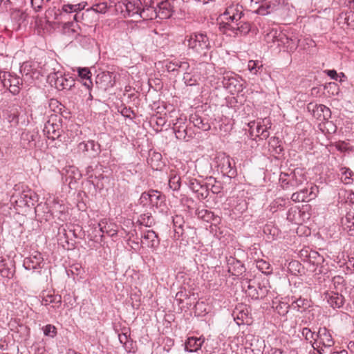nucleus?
Listing matches in <instances>:
<instances>
[{
  "instance_id": "09e8293b",
  "label": "nucleus",
  "mask_w": 354,
  "mask_h": 354,
  "mask_svg": "<svg viewBox=\"0 0 354 354\" xmlns=\"http://www.w3.org/2000/svg\"><path fill=\"white\" fill-rule=\"evenodd\" d=\"M181 178L180 176L174 175L171 176L169 180V187L174 191L179 190L180 187Z\"/></svg>"
},
{
  "instance_id": "e433bc0d",
  "label": "nucleus",
  "mask_w": 354,
  "mask_h": 354,
  "mask_svg": "<svg viewBox=\"0 0 354 354\" xmlns=\"http://www.w3.org/2000/svg\"><path fill=\"white\" fill-rule=\"evenodd\" d=\"M207 185H209V192L214 194H218L221 192L223 189V185L220 181H217L214 178L210 176L207 178Z\"/></svg>"
},
{
  "instance_id": "f257e3e1",
  "label": "nucleus",
  "mask_w": 354,
  "mask_h": 354,
  "mask_svg": "<svg viewBox=\"0 0 354 354\" xmlns=\"http://www.w3.org/2000/svg\"><path fill=\"white\" fill-rule=\"evenodd\" d=\"M185 42L189 50L203 56H205L211 48L209 39L207 35L203 33H192L186 38Z\"/></svg>"
},
{
  "instance_id": "a19ab883",
  "label": "nucleus",
  "mask_w": 354,
  "mask_h": 354,
  "mask_svg": "<svg viewBox=\"0 0 354 354\" xmlns=\"http://www.w3.org/2000/svg\"><path fill=\"white\" fill-rule=\"evenodd\" d=\"M78 26L72 21H63V32L67 35H73L77 33Z\"/></svg>"
},
{
  "instance_id": "13d9d810",
  "label": "nucleus",
  "mask_w": 354,
  "mask_h": 354,
  "mask_svg": "<svg viewBox=\"0 0 354 354\" xmlns=\"http://www.w3.org/2000/svg\"><path fill=\"white\" fill-rule=\"evenodd\" d=\"M280 140L277 137L271 138L270 145L272 147L274 148L275 152L278 154L281 153L283 151V147L279 145Z\"/></svg>"
},
{
  "instance_id": "423d86ee",
  "label": "nucleus",
  "mask_w": 354,
  "mask_h": 354,
  "mask_svg": "<svg viewBox=\"0 0 354 354\" xmlns=\"http://www.w3.org/2000/svg\"><path fill=\"white\" fill-rule=\"evenodd\" d=\"M0 80L3 87L9 88V91L12 94L15 95L19 93V86L22 84V80L19 76L8 72H1Z\"/></svg>"
},
{
  "instance_id": "bf43d9fd",
  "label": "nucleus",
  "mask_w": 354,
  "mask_h": 354,
  "mask_svg": "<svg viewBox=\"0 0 354 354\" xmlns=\"http://www.w3.org/2000/svg\"><path fill=\"white\" fill-rule=\"evenodd\" d=\"M151 190L148 192H143L139 199L140 203L142 206H149L151 202Z\"/></svg>"
},
{
  "instance_id": "4468645a",
  "label": "nucleus",
  "mask_w": 354,
  "mask_h": 354,
  "mask_svg": "<svg viewBox=\"0 0 354 354\" xmlns=\"http://www.w3.org/2000/svg\"><path fill=\"white\" fill-rule=\"evenodd\" d=\"M160 241L158 234L153 230H146L141 235L142 244L152 250H156L158 248Z\"/></svg>"
},
{
  "instance_id": "7c9ffc66",
  "label": "nucleus",
  "mask_w": 354,
  "mask_h": 354,
  "mask_svg": "<svg viewBox=\"0 0 354 354\" xmlns=\"http://www.w3.org/2000/svg\"><path fill=\"white\" fill-rule=\"evenodd\" d=\"M257 286L259 299H263L267 296L271 288L269 280L266 278H263L257 283Z\"/></svg>"
},
{
  "instance_id": "393cba45",
  "label": "nucleus",
  "mask_w": 354,
  "mask_h": 354,
  "mask_svg": "<svg viewBox=\"0 0 354 354\" xmlns=\"http://www.w3.org/2000/svg\"><path fill=\"white\" fill-rule=\"evenodd\" d=\"M151 202L149 206L151 207H156L157 209H161L163 206L165 205L164 196L161 194L160 192L157 190H151Z\"/></svg>"
},
{
  "instance_id": "a211bd4d",
  "label": "nucleus",
  "mask_w": 354,
  "mask_h": 354,
  "mask_svg": "<svg viewBox=\"0 0 354 354\" xmlns=\"http://www.w3.org/2000/svg\"><path fill=\"white\" fill-rule=\"evenodd\" d=\"M228 272L234 276L239 277L245 272V268L239 260L230 257L227 261Z\"/></svg>"
},
{
  "instance_id": "1a4fd4ad",
  "label": "nucleus",
  "mask_w": 354,
  "mask_h": 354,
  "mask_svg": "<svg viewBox=\"0 0 354 354\" xmlns=\"http://www.w3.org/2000/svg\"><path fill=\"white\" fill-rule=\"evenodd\" d=\"M77 148L85 156L90 158L97 157L101 152L100 145L92 140L80 142Z\"/></svg>"
},
{
  "instance_id": "c9c22d12",
  "label": "nucleus",
  "mask_w": 354,
  "mask_h": 354,
  "mask_svg": "<svg viewBox=\"0 0 354 354\" xmlns=\"http://www.w3.org/2000/svg\"><path fill=\"white\" fill-rule=\"evenodd\" d=\"M245 283H247L245 292L248 295L253 299H260L258 290L256 287L255 280L247 279Z\"/></svg>"
},
{
  "instance_id": "0eeeda50",
  "label": "nucleus",
  "mask_w": 354,
  "mask_h": 354,
  "mask_svg": "<svg viewBox=\"0 0 354 354\" xmlns=\"http://www.w3.org/2000/svg\"><path fill=\"white\" fill-rule=\"evenodd\" d=\"M36 198V194L30 189L23 190L21 192L13 193L11 196V201L20 207H30L35 205Z\"/></svg>"
},
{
  "instance_id": "49530a36",
  "label": "nucleus",
  "mask_w": 354,
  "mask_h": 354,
  "mask_svg": "<svg viewBox=\"0 0 354 354\" xmlns=\"http://www.w3.org/2000/svg\"><path fill=\"white\" fill-rule=\"evenodd\" d=\"M235 24H233L230 21L226 22H221L219 24V29L224 34H227L228 32H231L234 34V32Z\"/></svg>"
},
{
  "instance_id": "58836bf2",
  "label": "nucleus",
  "mask_w": 354,
  "mask_h": 354,
  "mask_svg": "<svg viewBox=\"0 0 354 354\" xmlns=\"http://www.w3.org/2000/svg\"><path fill=\"white\" fill-rule=\"evenodd\" d=\"M256 267L262 273L268 275L272 274V268L270 264L263 259H259L256 261Z\"/></svg>"
},
{
  "instance_id": "f03ea898",
  "label": "nucleus",
  "mask_w": 354,
  "mask_h": 354,
  "mask_svg": "<svg viewBox=\"0 0 354 354\" xmlns=\"http://www.w3.org/2000/svg\"><path fill=\"white\" fill-rule=\"evenodd\" d=\"M87 3L85 1L80 2L76 4H64L62 7L59 14L55 17L57 20H61L62 22L72 21L74 23L78 22L83 19L84 12L80 13V12L84 9Z\"/></svg>"
},
{
  "instance_id": "b1692460",
  "label": "nucleus",
  "mask_w": 354,
  "mask_h": 354,
  "mask_svg": "<svg viewBox=\"0 0 354 354\" xmlns=\"http://www.w3.org/2000/svg\"><path fill=\"white\" fill-rule=\"evenodd\" d=\"M189 121L193 123L195 127L203 131H209L211 129L210 124L207 120L203 118L198 114H192L189 116Z\"/></svg>"
},
{
  "instance_id": "8fccbe9b",
  "label": "nucleus",
  "mask_w": 354,
  "mask_h": 354,
  "mask_svg": "<svg viewBox=\"0 0 354 354\" xmlns=\"http://www.w3.org/2000/svg\"><path fill=\"white\" fill-rule=\"evenodd\" d=\"M341 171V181L346 185L351 184L353 182V179L351 178V171L349 169L342 168Z\"/></svg>"
},
{
  "instance_id": "f704fd0d",
  "label": "nucleus",
  "mask_w": 354,
  "mask_h": 354,
  "mask_svg": "<svg viewBox=\"0 0 354 354\" xmlns=\"http://www.w3.org/2000/svg\"><path fill=\"white\" fill-rule=\"evenodd\" d=\"M75 85V80L71 77H66L62 75L56 84V88L59 90H70Z\"/></svg>"
},
{
  "instance_id": "dca6fc26",
  "label": "nucleus",
  "mask_w": 354,
  "mask_h": 354,
  "mask_svg": "<svg viewBox=\"0 0 354 354\" xmlns=\"http://www.w3.org/2000/svg\"><path fill=\"white\" fill-rule=\"evenodd\" d=\"M157 14L162 19H167L172 16L174 12L171 3L168 0H164L157 4Z\"/></svg>"
},
{
  "instance_id": "bb28decb",
  "label": "nucleus",
  "mask_w": 354,
  "mask_h": 354,
  "mask_svg": "<svg viewBox=\"0 0 354 354\" xmlns=\"http://www.w3.org/2000/svg\"><path fill=\"white\" fill-rule=\"evenodd\" d=\"M142 5L140 0H131L126 3V10L131 17L138 15L140 17Z\"/></svg>"
},
{
  "instance_id": "aec40b11",
  "label": "nucleus",
  "mask_w": 354,
  "mask_h": 354,
  "mask_svg": "<svg viewBox=\"0 0 354 354\" xmlns=\"http://www.w3.org/2000/svg\"><path fill=\"white\" fill-rule=\"evenodd\" d=\"M204 342L203 337H190L185 342V349L188 352H196L201 348Z\"/></svg>"
},
{
  "instance_id": "774afa93",
  "label": "nucleus",
  "mask_w": 354,
  "mask_h": 354,
  "mask_svg": "<svg viewBox=\"0 0 354 354\" xmlns=\"http://www.w3.org/2000/svg\"><path fill=\"white\" fill-rule=\"evenodd\" d=\"M184 82L186 85L192 86L196 84V80L191 76L190 73H187L184 75L183 77Z\"/></svg>"
},
{
  "instance_id": "680f3d73",
  "label": "nucleus",
  "mask_w": 354,
  "mask_h": 354,
  "mask_svg": "<svg viewBox=\"0 0 354 354\" xmlns=\"http://www.w3.org/2000/svg\"><path fill=\"white\" fill-rule=\"evenodd\" d=\"M178 67V70L177 71V73H183L184 75H186L187 73H189V71L190 68L189 64L185 61V60H180Z\"/></svg>"
},
{
  "instance_id": "ddd939ff",
  "label": "nucleus",
  "mask_w": 354,
  "mask_h": 354,
  "mask_svg": "<svg viewBox=\"0 0 354 354\" xmlns=\"http://www.w3.org/2000/svg\"><path fill=\"white\" fill-rule=\"evenodd\" d=\"M43 261L44 259L41 254L37 251H34L29 257L24 259L23 266L26 270H28L41 269Z\"/></svg>"
},
{
  "instance_id": "5fc2aeb1",
  "label": "nucleus",
  "mask_w": 354,
  "mask_h": 354,
  "mask_svg": "<svg viewBox=\"0 0 354 354\" xmlns=\"http://www.w3.org/2000/svg\"><path fill=\"white\" fill-rule=\"evenodd\" d=\"M78 76L82 80L90 79L91 77V73L88 68H77Z\"/></svg>"
},
{
  "instance_id": "9d476101",
  "label": "nucleus",
  "mask_w": 354,
  "mask_h": 354,
  "mask_svg": "<svg viewBox=\"0 0 354 354\" xmlns=\"http://www.w3.org/2000/svg\"><path fill=\"white\" fill-rule=\"evenodd\" d=\"M218 158L219 160L218 167L220 169L223 175L230 178L235 177L236 175V169L234 167V161L230 158V156L223 155L221 157H218Z\"/></svg>"
},
{
  "instance_id": "4be33fe9",
  "label": "nucleus",
  "mask_w": 354,
  "mask_h": 354,
  "mask_svg": "<svg viewBox=\"0 0 354 354\" xmlns=\"http://www.w3.org/2000/svg\"><path fill=\"white\" fill-rule=\"evenodd\" d=\"M44 131L47 135L48 138L52 140L59 138L61 136L59 125L51 123L50 121L45 124Z\"/></svg>"
},
{
  "instance_id": "20e7f679",
  "label": "nucleus",
  "mask_w": 354,
  "mask_h": 354,
  "mask_svg": "<svg viewBox=\"0 0 354 354\" xmlns=\"http://www.w3.org/2000/svg\"><path fill=\"white\" fill-rule=\"evenodd\" d=\"M241 77L232 72H225L222 77V84L231 94L239 93L243 90Z\"/></svg>"
},
{
  "instance_id": "3c124183",
  "label": "nucleus",
  "mask_w": 354,
  "mask_h": 354,
  "mask_svg": "<svg viewBox=\"0 0 354 354\" xmlns=\"http://www.w3.org/2000/svg\"><path fill=\"white\" fill-rule=\"evenodd\" d=\"M107 10V4L106 3H100L93 6L91 9H87L86 10V13L89 12H94L95 13H105Z\"/></svg>"
},
{
  "instance_id": "4d7b16f0",
  "label": "nucleus",
  "mask_w": 354,
  "mask_h": 354,
  "mask_svg": "<svg viewBox=\"0 0 354 354\" xmlns=\"http://www.w3.org/2000/svg\"><path fill=\"white\" fill-rule=\"evenodd\" d=\"M335 147L340 152H346L351 149L350 144L345 141L336 142Z\"/></svg>"
},
{
  "instance_id": "de8ad7c7",
  "label": "nucleus",
  "mask_w": 354,
  "mask_h": 354,
  "mask_svg": "<svg viewBox=\"0 0 354 354\" xmlns=\"http://www.w3.org/2000/svg\"><path fill=\"white\" fill-rule=\"evenodd\" d=\"M263 65L258 60H250L248 62V68L253 74L257 75L259 71L262 70Z\"/></svg>"
},
{
  "instance_id": "2eb2a0df",
  "label": "nucleus",
  "mask_w": 354,
  "mask_h": 354,
  "mask_svg": "<svg viewBox=\"0 0 354 354\" xmlns=\"http://www.w3.org/2000/svg\"><path fill=\"white\" fill-rule=\"evenodd\" d=\"M280 1L281 0H263L257 12L261 15H268L278 8Z\"/></svg>"
},
{
  "instance_id": "a878e982",
  "label": "nucleus",
  "mask_w": 354,
  "mask_h": 354,
  "mask_svg": "<svg viewBox=\"0 0 354 354\" xmlns=\"http://www.w3.org/2000/svg\"><path fill=\"white\" fill-rule=\"evenodd\" d=\"M336 21L342 28H344L345 26H348L354 22V12L352 11L341 12Z\"/></svg>"
},
{
  "instance_id": "4c0bfd02",
  "label": "nucleus",
  "mask_w": 354,
  "mask_h": 354,
  "mask_svg": "<svg viewBox=\"0 0 354 354\" xmlns=\"http://www.w3.org/2000/svg\"><path fill=\"white\" fill-rule=\"evenodd\" d=\"M137 222L139 223L140 225L145 227H151L155 223L151 214L149 212L140 214Z\"/></svg>"
},
{
  "instance_id": "2f4dec72",
  "label": "nucleus",
  "mask_w": 354,
  "mask_h": 354,
  "mask_svg": "<svg viewBox=\"0 0 354 354\" xmlns=\"http://www.w3.org/2000/svg\"><path fill=\"white\" fill-rule=\"evenodd\" d=\"M183 218L180 216H176L173 219L174 223V238L175 239H178L180 236L183 235L184 229H183Z\"/></svg>"
},
{
  "instance_id": "864d4df0",
  "label": "nucleus",
  "mask_w": 354,
  "mask_h": 354,
  "mask_svg": "<svg viewBox=\"0 0 354 354\" xmlns=\"http://www.w3.org/2000/svg\"><path fill=\"white\" fill-rule=\"evenodd\" d=\"M180 61L179 59H174V60H172L169 62H168L166 65H165V68L167 69V71L169 73H177L178 70V66H179V64H180Z\"/></svg>"
},
{
  "instance_id": "c03bdc74",
  "label": "nucleus",
  "mask_w": 354,
  "mask_h": 354,
  "mask_svg": "<svg viewBox=\"0 0 354 354\" xmlns=\"http://www.w3.org/2000/svg\"><path fill=\"white\" fill-rule=\"evenodd\" d=\"M308 190L306 188L295 192L291 196V200L294 202H304L308 198Z\"/></svg>"
},
{
  "instance_id": "c756f323",
  "label": "nucleus",
  "mask_w": 354,
  "mask_h": 354,
  "mask_svg": "<svg viewBox=\"0 0 354 354\" xmlns=\"http://www.w3.org/2000/svg\"><path fill=\"white\" fill-rule=\"evenodd\" d=\"M157 8L153 6L142 7L140 17L144 20H151L158 17Z\"/></svg>"
},
{
  "instance_id": "338daca9",
  "label": "nucleus",
  "mask_w": 354,
  "mask_h": 354,
  "mask_svg": "<svg viewBox=\"0 0 354 354\" xmlns=\"http://www.w3.org/2000/svg\"><path fill=\"white\" fill-rule=\"evenodd\" d=\"M301 334L306 340L310 342H311L312 339H315V336H317V334L313 333L310 329L308 328H304L302 329Z\"/></svg>"
},
{
  "instance_id": "c85d7f7f",
  "label": "nucleus",
  "mask_w": 354,
  "mask_h": 354,
  "mask_svg": "<svg viewBox=\"0 0 354 354\" xmlns=\"http://www.w3.org/2000/svg\"><path fill=\"white\" fill-rule=\"evenodd\" d=\"M232 315L234 316V321H236L239 326L244 324L245 323L248 324V319L250 317L247 308L239 310V308H236Z\"/></svg>"
},
{
  "instance_id": "79ce46f5",
  "label": "nucleus",
  "mask_w": 354,
  "mask_h": 354,
  "mask_svg": "<svg viewBox=\"0 0 354 354\" xmlns=\"http://www.w3.org/2000/svg\"><path fill=\"white\" fill-rule=\"evenodd\" d=\"M0 275L6 278H11L13 276L12 271L8 267L6 259L0 257Z\"/></svg>"
},
{
  "instance_id": "6ab92c4d",
  "label": "nucleus",
  "mask_w": 354,
  "mask_h": 354,
  "mask_svg": "<svg viewBox=\"0 0 354 354\" xmlns=\"http://www.w3.org/2000/svg\"><path fill=\"white\" fill-rule=\"evenodd\" d=\"M341 225L349 235L354 236V212L349 211L341 218Z\"/></svg>"
},
{
  "instance_id": "412c9836",
  "label": "nucleus",
  "mask_w": 354,
  "mask_h": 354,
  "mask_svg": "<svg viewBox=\"0 0 354 354\" xmlns=\"http://www.w3.org/2000/svg\"><path fill=\"white\" fill-rule=\"evenodd\" d=\"M38 136L37 132H24L21 134V145L24 148H32L36 145V139Z\"/></svg>"
},
{
  "instance_id": "f8f14e48",
  "label": "nucleus",
  "mask_w": 354,
  "mask_h": 354,
  "mask_svg": "<svg viewBox=\"0 0 354 354\" xmlns=\"http://www.w3.org/2000/svg\"><path fill=\"white\" fill-rule=\"evenodd\" d=\"M40 297L41 298V303L42 305L45 306H50L48 308L49 311H50L51 309L56 310L59 308L62 305V297L58 294L55 295L43 292Z\"/></svg>"
},
{
  "instance_id": "603ef678",
  "label": "nucleus",
  "mask_w": 354,
  "mask_h": 354,
  "mask_svg": "<svg viewBox=\"0 0 354 354\" xmlns=\"http://www.w3.org/2000/svg\"><path fill=\"white\" fill-rule=\"evenodd\" d=\"M44 334L45 336L50 337L51 338L55 337L57 335V328L54 325L47 324L42 328Z\"/></svg>"
},
{
  "instance_id": "9b49d317",
  "label": "nucleus",
  "mask_w": 354,
  "mask_h": 354,
  "mask_svg": "<svg viewBox=\"0 0 354 354\" xmlns=\"http://www.w3.org/2000/svg\"><path fill=\"white\" fill-rule=\"evenodd\" d=\"M317 337L319 338L320 348L319 352L320 354H332V348L330 342H332L331 335L326 328H320Z\"/></svg>"
},
{
  "instance_id": "37998d69",
  "label": "nucleus",
  "mask_w": 354,
  "mask_h": 354,
  "mask_svg": "<svg viewBox=\"0 0 354 354\" xmlns=\"http://www.w3.org/2000/svg\"><path fill=\"white\" fill-rule=\"evenodd\" d=\"M288 177L289 179L290 189L291 190H294L303 183L302 178L301 176L298 177L295 172L289 174Z\"/></svg>"
},
{
  "instance_id": "72a5a7b5",
  "label": "nucleus",
  "mask_w": 354,
  "mask_h": 354,
  "mask_svg": "<svg viewBox=\"0 0 354 354\" xmlns=\"http://www.w3.org/2000/svg\"><path fill=\"white\" fill-rule=\"evenodd\" d=\"M235 24L234 28V35H237L238 34L241 35H247L251 30L250 24L247 21H243L241 19L239 21H237Z\"/></svg>"
},
{
  "instance_id": "f3484780",
  "label": "nucleus",
  "mask_w": 354,
  "mask_h": 354,
  "mask_svg": "<svg viewBox=\"0 0 354 354\" xmlns=\"http://www.w3.org/2000/svg\"><path fill=\"white\" fill-rule=\"evenodd\" d=\"M96 84L103 90L113 87L115 84L113 73L106 72L98 75L96 78Z\"/></svg>"
},
{
  "instance_id": "473e14b6",
  "label": "nucleus",
  "mask_w": 354,
  "mask_h": 354,
  "mask_svg": "<svg viewBox=\"0 0 354 354\" xmlns=\"http://www.w3.org/2000/svg\"><path fill=\"white\" fill-rule=\"evenodd\" d=\"M321 111L323 112V117L324 120H326V122L324 123V128L321 129L322 131L325 133L326 136L328 138V140H330L331 137V133L328 131V129H327L326 125H330L331 122L328 121V119L331 117L332 112L330 109L324 105H320Z\"/></svg>"
},
{
  "instance_id": "e2e57ef3",
  "label": "nucleus",
  "mask_w": 354,
  "mask_h": 354,
  "mask_svg": "<svg viewBox=\"0 0 354 354\" xmlns=\"http://www.w3.org/2000/svg\"><path fill=\"white\" fill-rule=\"evenodd\" d=\"M62 72H55L48 75V80L51 84H53L56 87V84L58 82V80H59L60 77H62Z\"/></svg>"
},
{
  "instance_id": "a18cd8bd",
  "label": "nucleus",
  "mask_w": 354,
  "mask_h": 354,
  "mask_svg": "<svg viewBox=\"0 0 354 354\" xmlns=\"http://www.w3.org/2000/svg\"><path fill=\"white\" fill-rule=\"evenodd\" d=\"M173 129L174 131L176 137L178 140H184L187 136V129L183 126H177V123L174 124Z\"/></svg>"
},
{
  "instance_id": "5701e85b",
  "label": "nucleus",
  "mask_w": 354,
  "mask_h": 354,
  "mask_svg": "<svg viewBox=\"0 0 354 354\" xmlns=\"http://www.w3.org/2000/svg\"><path fill=\"white\" fill-rule=\"evenodd\" d=\"M3 118L4 122L8 123V128L19 123L18 112L16 109H6L3 111Z\"/></svg>"
},
{
  "instance_id": "6e6d98bb",
  "label": "nucleus",
  "mask_w": 354,
  "mask_h": 354,
  "mask_svg": "<svg viewBox=\"0 0 354 354\" xmlns=\"http://www.w3.org/2000/svg\"><path fill=\"white\" fill-rule=\"evenodd\" d=\"M345 302L344 297L339 293L333 292V308L342 307Z\"/></svg>"
},
{
  "instance_id": "7ed1b4c3",
  "label": "nucleus",
  "mask_w": 354,
  "mask_h": 354,
  "mask_svg": "<svg viewBox=\"0 0 354 354\" xmlns=\"http://www.w3.org/2000/svg\"><path fill=\"white\" fill-rule=\"evenodd\" d=\"M267 43H277L278 46H283V50L286 52H293L298 46L299 40L296 37H288L286 34L279 32L277 30H272L266 36Z\"/></svg>"
},
{
  "instance_id": "0e129e2a",
  "label": "nucleus",
  "mask_w": 354,
  "mask_h": 354,
  "mask_svg": "<svg viewBox=\"0 0 354 354\" xmlns=\"http://www.w3.org/2000/svg\"><path fill=\"white\" fill-rule=\"evenodd\" d=\"M288 174L281 173L280 175L279 180L281 183V187L283 189H290Z\"/></svg>"
},
{
  "instance_id": "ea45409f",
  "label": "nucleus",
  "mask_w": 354,
  "mask_h": 354,
  "mask_svg": "<svg viewBox=\"0 0 354 354\" xmlns=\"http://www.w3.org/2000/svg\"><path fill=\"white\" fill-rule=\"evenodd\" d=\"M310 306L309 301L306 299L299 297L292 303L293 309L297 311H303Z\"/></svg>"
},
{
  "instance_id": "6e6552de",
  "label": "nucleus",
  "mask_w": 354,
  "mask_h": 354,
  "mask_svg": "<svg viewBox=\"0 0 354 354\" xmlns=\"http://www.w3.org/2000/svg\"><path fill=\"white\" fill-rule=\"evenodd\" d=\"M244 15L243 7L239 3L230 5L222 15L225 20L230 21L233 24L239 21L244 17Z\"/></svg>"
},
{
  "instance_id": "052dcab7",
  "label": "nucleus",
  "mask_w": 354,
  "mask_h": 354,
  "mask_svg": "<svg viewBox=\"0 0 354 354\" xmlns=\"http://www.w3.org/2000/svg\"><path fill=\"white\" fill-rule=\"evenodd\" d=\"M50 0H31V5L36 12H39L44 5L48 3Z\"/></svg>"
},
{
  "instance_id": "39448f33",
  "label": "nucleus",
  "mask_w": 354,
  "mask_h": 354,
  "mask_svg": "<svg viewBox=\"0 0 354 354\" xmlns=\"http://www.w3.org/2000/svg\"><path fill=\"white\" fill-rule=\"evenodd\" d=\"M183 180L199 199H205L209 196V188L207 181L201 183L196 178L187 176H183Z\"/></svg>"
},
{
  "instance_id": "69168bd1",
  "label": "nucleus",
  "mask_w": 354,
  "mask_h": 354,
  "mask_svg": "<svg viewBox=\"0 0 354 354\" xmlns=\"http://www.w3.org/2000/svg\"><path fill=\"white\" fill-rule=\"evenodd\" d=\"M348 257V255L343 252L337 255L334 261H336L339 267H342L346 263Z\"/></svg>"
},
{
  "instance_id": "cd10ccee",
  "label": "nucleus",
  "mask_w": 354,
  "mask_h": 354,
  "mask_svg": "<svg viewBox=\"0 0 354 354\" xmlns=\"http://www.w3.org/2000/svg\"><path fill=\"white\" fill-rule=\"evenodd\" d=\"M196 214L199 218L207 223L212 221L218 222L220 219L219 217L214 215L212 212L205 209H197L196 210Z\"/></svg>"
}]
</instances>
